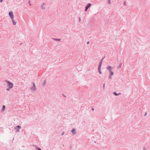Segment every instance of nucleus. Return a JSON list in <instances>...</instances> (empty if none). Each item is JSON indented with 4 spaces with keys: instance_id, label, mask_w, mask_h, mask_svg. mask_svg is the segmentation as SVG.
<instances>
[{
    "instance_id": "5",
    "label": "nucleus",
    "mask_w": 150,
    "mask_h": 150,
    "mask_svg": "<svg viewBox=\"0 0 150 150\" xmlns=\"http://www.w3.org/2000/svg\"><path fill=\"white\" fill-rule=\"evenodd\" d=\"M21 127L20 126L18 125L16 127H15V129L16 130V132H18L19 131V130L20 129H21Z\"/></svg>"
},
{
    "instance_id": "28",
    "label": "nucleus",
    "mask_w": 150,
    "mask_h": 150,
    "mask_svg": "<svg viewBox=\"0 0 150 150\" xmlns=\"http://www.w3.org/2000/svg\"><path fill=\"white\" fill-rule=\"evenodd\" d=\"M91 110H92L93 111H94V108H91Z\"/></svg>"
},
{
    "instance_id": "24",
    "label": "nucleus",
    "mask_w": 150,
    "mask_h": 150,
    "mask_svg": "<svg viewBox=\"0 0 150 150\" xmlns=\"http://www.w3.org/2000/svg\"><path fill=\"white\" fill-rule=\"evenodd\" d=\"M124 5H126V2H124Z\"/></svg>"
},
{
    "instance_id": "21",
    "label": "nucleus",
    "mask_w": 150,
    "mask_h": 150,
    "mask_svg": "<svg viewBox=\"0 0 150 150\" xmlns=\"http://www.w3.org/2000/svg\"><path fill=\"white\" fill-rule=\"evenodd\" d=\"M88 8H87L85 7V11H87V10H88Z\"/></svg>"
},
{
    "instance_id": "13",
    "label": "nucleus",
    "mask_w": 150,
    "mask_h": 150,
    "mask_svg": "<svg viewBox=\"0 0 150 150\" xmlns=\"http://www.w3.org/2000/svg\"><path fill=\"white\" fill-rule=\"evenodd\" d=\"M101 65H98V70H100L101 69Z\"/></svg>"
},
{
    "instance_id": "29",
    "label": "nucleus",
    "mask_w": 150,
    "mask_h": 150,
    "mask_svg": "<svg viewBox=\"0 0 150 150\" xmlns=\"http://www.w3.org/2000/svg\"><path fill=\"white\" fill-rule=\"evenodd\" d=\"M105 84H104L103 85V88L104 89V88H105Z\"/></svg>"
},
{
    "instance_id": "25",
    "label": "nucleus",
    "mask_w": 150,
    "mask_h": 150,
    "mask_svg": "<svg viewBox=\"0 0 150 150\" xmlns=\"http://www.w3.org/2000/svg\"><path fill=\"white\" fill-rule=\"evenodd\" d=\"M122 63H121L120 64L119 66V67H120L122 66Z\"/></svg>"
},
{
    "instance_id": "23",
    "label": "nucleus",
    "mask_w": 150,
    "mask_h": 150,
    "mask_svg": "<svg viewBox=\"0 0 150 150\" xmlns=\"http://www.w3.org/2000/svg\"><path fill=\"white\" fill-rule=\"evenodd\" d=\"M64 134V132H62V135H63Z\"/></svg>"
},
{
    "instance_id": "6",
    "label": "nucleus",
    "mask_w": 150,
    "mask_h": 150,
    "mask_svg": "<svg viewBox=\"0 0 150 150\" xmlns=\"http://www.w3.org/2000/svg\"><path fill=\"white\" fill-rule=\"evenodd\" d=\"M76 130L75 129V128H73L71 131V132H72V133L73 134H76Z\"/></svg>"
},
{
    "instance_id": "15",
    "label": "nucleus",
    "mask_w": 150,
    "mask_h": 150,
    "mask_svg": "<svg viewBox=\"0 0 150 150\" xmlns=\"http://www.w3.org/2000/svg\"><path fill=\"white\" fill-rule=\"evenodd\" d=\"M36 149L37 150H41V149L40 148L38 147H36Z\"/></svg>"
},
{
    "instance_id": "20",
    "label": "nucleus",
    "mask_w": 150,
    "mask_h": 150,
    "mask_svg": "<svg viewBox=\"0 0 150 150\" xmlns=\"http://www.w3.org/2000/svg\"><path fill=\"white\" fill-rule=\"evenodd\" d=\"M46 80H45L44 81V83H43V85H45V83H46Z\"/></svg>"
},
{
    "instance_id": "7",
    "label": "nucleus",
    "mask_w": 150,
    "mask_h": 150,
    "mask_svg": "<svg viewBox=\"0 0 150 150\" xmlns=\"http://www.w3.org/2000/svg\"><path fill=\"white\" fill-rule=\"evenodd\" d=\"M91 3H88L86 5L85 7H86L88 9V8L91 6Z\"/></svg>"
},
{
    "instance_id": "32",
    "label": "nucleus",
    "mask_w": 150,
    "mask_h": 150,
    "mask_svg": "<svg viewBox=\"0 0 150 150\" xmlns=\"http://www.w3.org/2000/svg\"><path fill=\"white\" fill-rule=\"evenodd\" d=\"M3 0H0V2H1Z\"/></svg>"
},
{
    "instance_id": "12",
    "label": "nucleus",
    "mask_w": 150,
    "mask_h": 150,
    "mask_svg": "<svg viewBox=\"0 0 150 150\" xmlns=\"http://www.w3.org/2000/svg\"><path fill=\"white\" fill-rule=\"evenodd\" d=\"M12 21L13 23V24L14 25H15L16 24V22H15L14 21V20L13 19H12Z\"/></svg>"
},
{
    "instance_id": "1",
    "label": "nucleus",
    "mask_w": 150,
    "mask_h": 150,
    "mask_svg": "<svg viewBox=\"0 0 150 150\" xmlns=\"http://www.w3.org/2000/svg\"><path fill=\"white\" fill-rule=\"evenodd\" d=\"M5 81L7 84V86L8 87V88L6 89L7 91L8 90V88H13V85L12 83L6 80Z\"/></svg>"
},
{
    "instance_id": "4",
    "label": "nucleus",
    "mask_w": 150,
    "mask_h": 150,
    "mask_svg": "<svg viewBox=\"0 0 150 150\" xmlns=\"http://www.w3.org/2000/svg\"><path fill=\"white\" fill-rule=\"evenodd\" d=\"M33 86L31 87V89L32 91H35L36 90L35 84L34 82L33 83Z\"/></svg>"
},
{
    "instance_id": "22",
    "label": "nucleus",
    "mask_w": 150,
    "mask_h": 150,
    "mask_svg": "<svg viewBox=\"0 0 150 150\" xmlns=\"http://www.w3.org/2000/svg\"><path fill=\"white\" fill-rule=\"evenodd\" d=\"M146 114H147V113L146 112H145V114L144 115V116H146Z\"/></svg>"
},
{
    "instance_id": "8",
    "label": "nucleus",
    "mask_w": 150,
    "mask_h": 150,
    "mask_svg": "<svg viewBox=\"0 0 150 150\" xmlns=\"http://www.w3.org/2000/svg\"><path fill=\"white\" fill-rule=\"evenodd\" d=\"M113 94L114 95L116 96H118L119 95H120L121 94V93H118L117 94L116 92H114Z\"/></svg>"
},
{
    "instance_id": "27",
    "label": "nucleus",
    "mask_w": 150,
    "mask_h": 150,
    "mask_svg": "<svg viewBox=\"0 0 150 150\" xmlns=\"http://www.w3.org/2000/svg\"><path fill=\"white\" fill-rule=\"evenodd\" d=\"M89 41H88L87 42V44H89Z\"/></svg>"
},
{
    "instance_id": "17",
    "label": "nucleus",
    "mask_w": 150,
    "mask_h": 150,
    "mask_svg": "<svg viewBox=\"0 0 150 150\" xmlns=\"http://www.w3.org/2000/svg\"><path fill=\"white\" fill-rule=\"evenodd\" d=\"M112 75H109V76H108V78L109 79H112Z\"/></svg>"
},
{
    "instance_id": "18",
    "label": "nucleus",
    "mask_w": 150,
    "mask_h": 150,
    "mask_svg": "<svg viewBox=\"0 0 150 150\" xmlns=\"http://www.w3.org/2000/svg\"><path fill=\"white\" fill-rule=\"evenodd\" d=\"M98 71L99 73L100 74H101L102 72H101V71H100V69L99 70H98Z\"/></svg>"
},
{
    "instance_id": "11",
    "label": "nucleus",
    "mask_w": 150,
    "mask_h": 150,
    "mask_svg": "<svg viewBox=\"0 0 150 150\" xmlns=\"http://www.w3.org/2000/svg\"><path fill=\"white\" fill-rule=\"evenodd\" d=\"M5 108V106L4 105H3L2 108V111H4V110Z\"/></svg>"
},
{
    "instance_id": "10",
    "label": "nucleus",
    "mask_w": 150,
    "mask_h": 150,
    "mask_svg": "<svg viewBox=\"0 0 150 150\" xmlns=\"http://www.w3.org/2000/svg\"><path fill=\"white\" fill-rule=\"evenodd\" d=\"M53 39L54 40L56 41H60L61 40L60 39H57V38H53Z\"/></svg>"
},
{
    "instance_id": "33",
    "label": "nucleus",
    "mask_w": 150,
    "mask_h": 150,
    "mask_svg": "<svg viewBox=\"0 0 150 150\" xmlns=\"http://www.w3.org/2000/svg\"><path fill=\"white\" fill-rule=\"evenodd\" d=\"M70 148H71V146H70Z\"/></svg>"
},
{
    "instance_id": "16",
    "label": "nucleus",
    "mask_w": 150,
    "mask_h": 150,
    "mask_svg": "<svg viewBox=\"0 0 150 150\" xmlns=\"http://www.w3.org/2000/svg\"><path fill=\"white\" fill-rule=\"evenodd\" d=\"M28 3L30 6H32V4L30 3V0H29L28 1Z\"/></svg>"
},
{
    "instance_id": "2",
    "label": "nucleus",
    "mask_w": 150,
    "mask_h": 150,
    "mask_svg": "<svg viewBox=\"0 0 150 150\" xmlns=\"http://www.w3.org/2000/svg\"><path fill=\"white\" fill-rule=\"evenodd\" d=\"M113 67H112L111 66H108L107 67V70H108L109 72L110 73L109 75H113L114 74V72L112 71V69Z\"/></svg>"
},
{
    "instance_id": "30",
    "label": "nucleus",
    "mask_w": 150,
    "mask_h": 150,
    "mask_svg": "<svg viewBox=\"0 0 150 150\" xmlns=\"http://www.w3.org/2000/svg\"><path fill=\"white\" fill-rule=\"evenodd\" d=\"M79 21H81V19H80V18H79Z\"/></svg>"
},
{
    "instance_id": "31",
    "label": "nucleus",
    "mask_w": 150,
    "mask_h": 150,
    "mask_svg": "<svg viewBox=\"0 0 150 150\" xmlns=\"http://www.w3.org/2000/svg\"><path fill=\"white\" fill-rule=\"evenodd\" d=\"M45 4V3H43L42 5H43Z\"/></svg>"
},
{
    "instance_id": "3",
    "label": "nucleus",
    "mask_w": 150,
    "mask_h": 150,
    "mask_svg": "<svg viewBox=\"0 0 150 150\" xmlns=\"http://www.w3.org/2000/svg\"><path fill=\"white\" fill-rule=\"evenodd\" d=\"M9 15L11 19H13L14 15L12 11H10L9 12Z\"/></svg>"
},
{
    "instance_id": "14",
    "label": "nucleus",
    "mask_w": 150,
    "mask_h": 150,
    "mask_svg": "<svg viewBox=\"0 0 150 150\" xmlns=\"http://www.w3.org/2000/svg\"><path fill=\"white\" fill-rule=\"evenodd\" d=\"M41 8L43 9H44L45 8V7H44L43 5H41Z\"/></svg>"
},
{
    "instance_id": "9",
    "label": "nucleus",
    "mask_w": 150,
    "mask_h": 150,
    "mask_svg": "<svg viewBox=\"0 0 150 150\" xmlns=\"http://www.w3.org/2000/svg\"><path fill=\"white\" fill-rule=\"evenodd\" d=\"M104 57H103V58L100 61V62L99 63V65H102V62H103V59L104 58Z\"/></svg>"
},
{
    "instance_id": "26",
    "label": "nucleus",
    "mask_w": 150,
    "mask_h": 150,
    "mask_svg": "<svg viewBox=\"0 0 150 150\" xmlns=\"http://www.w3.org/2000/svg\"><path fill=\"white\" fill-rule=\"evenodd\" d=\"M62 95H63V96L64 97H65V98L66 97V96L65 95H64V94H62Z\"/></svg>"
},
{
    "instance_id": "19",
    "label": "nucleus",
    "mask_w": 150,
    "mask_h": 150,
    "mask_svg": "<svg viewBox=\"0 0 150 150\" xmlns=\"http://www.w3.org/2000/svg\"><path fill=\"white\" fill-rule=\"evenodd\" d=\"M108 3L109 4H110L111 3L110 0H108Z\"/></svg>"
}]
</instances>
